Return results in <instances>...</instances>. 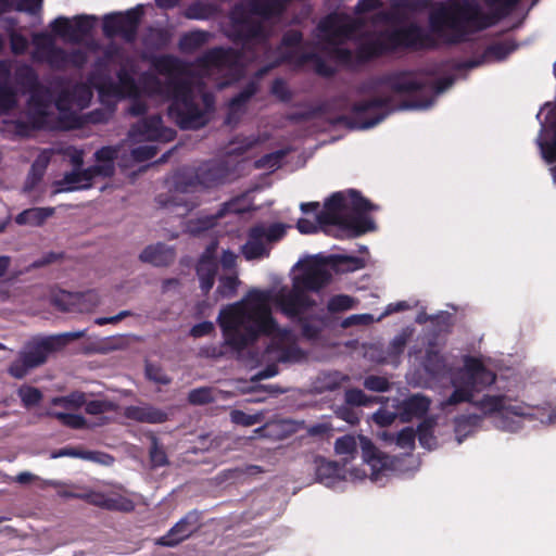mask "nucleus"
I'll return each mask as SVG.
<instances>
[{"instance_id":"18","label":"nucleus","mask_w":556,"mask_h":556,"mask_svg":"<svg viewBox=\"0 0 556 556\" xmlns=\"http://www.w3.org/2000/svg\"><path fill=\"white\" fill-rule=\"evenodd\" d=\"M331 274L326 266L316 261H309L302 267V273L294 277L293 283L304 293L317 292L331 281Z\"/></svg>"},{"instance_id":"38","label":"nucleus","mask_w":556,"mask_h":556,"mask_svg":"<svg viewBox=\"0 0 556 556\" xmlns=\"http://www.w3.org/2000/svg\"><path fill=\"white\" fill-rule=\"evenodd\" d=\"M316 479L326 485H330L339 477L340 467L338 463L326 460L323 457H316Z\"/></svg>"},{"instance_id":"37","label":"nucleus","mask_w":556,"mask_h":556,"mask_svg":"<svg viewBox=\"0 0 556 556\" xmlns=\"http://www.w3.org/2000/svg\"><path fill=\"white\" fill-rule=\"evenodd\" d=\"M437 426V418L428 416L418 425L415 430L416 437L422 447L431 450L437 445V438L434 437V428Z\"/></svg>"},{"instance_id":"33","label":"nucleus","mask_w":556,"mask_h":556,"mask_svg":"<svg viewBox=\"0 0 556 556\" xmlns=\"http://www.w3.org/2000/svg\"><path fill=\"white\" fill-rule=\"evenodd\" d=\"M505 395L485 394L480 400L473 402V406L482 412L484 416H496L502 420Z\"/></svg>"},{"instance_id":"44","label":"nucleus","mask_w":556,"mask_h":556,"mask_svg":"<svg viewBox=\"0 0 556 556\" xmlns=\"http://www.w3.org/2000/svg\"><path fill=\"white\" fill-rule=\"evenodd\" d=\"M294 425L290 420H275L267 422L263 427V431L267 437H275L277 439H285L294 432Z\"/></svg>"},{"instance_id":"25","label":"nucleus","mask_w":556,"mask_h":556,"mask_svg":"<svg viewBox=\"0 0 556 556\" xmlns=\"http://www.w3.org/2000/svg\"><path fill=\"white\" fill-rule=\"evenodd\" d=\"M218 266L214 256L205 253L200 257L195 266V273L200 280V289L203 295H207L212 290Z\"/></svg>"},{"instance_id":"41","label":"nucleus","mask_w":556,"mask_h":556,"mask_svg":"<svg viewBox=\"0 0 556 556\" xmlns=\"http://www.w3.org/2000/svg\"><path fill=\"white\" fill-rule=\"evenodd\" d=\"M481 416L477 414L459 415L454 418V431L462 443L463 439L479 426Z\"/></svg>"},{"instance_id":"4","label":"nucleus","mask_w":556,"mask_h":556,"mask_svg":"<svg viewBox=\"0 0 556 556\" xmlns=\"http://www.w3.org/2000/svg\"><path fill=\"white\" fill-rule=\"evenodd\" d=\"M377 208V205L355 189L338 191L325 201L324 210L317 212V222L338 226L355 238L376 229L374 219L367 213Z\"/></svg>"},{"instance_id":"56","label":"nucleus","mask_w":556,"mask_h":556,"mask_svg":"<svg viewBox=\"0 0 556 556\" xmlns=\"http://www.w3.org/2000/svg\"><path fill=\"white\" fill-rule=\"evenodd\" d=\"M211 13V5L202 2H193L186 9V17L190 20H206Z\"/></svg>"},{"instance_id":"15","label":"nucleus","mask_w":556,"mask_h":556,"mask_svg":"<svg viewBox=\"0 0 556 556\" xmlns=\"http://www.w3.org/2000/svg\"><path fill=\"white\" fill-rule=\"evenodd\" d=\"M274 305L287 317L295 318L315 306V301L295 285L292 289H279L273 298Z\"/></svg>"},{"instance_id":"62","label":"nucleus","mask_w":556,"mask_h":556,"mask_svg":"<svg viewBox=\"0 0 556 556\" xmlns=\"http://www.w3.org/2000/svg\"><path fill=\"white\" fill-rule=\"evenodd\" d=\"M157 153L155 146H139L131 150V156L136 162H146L153 159Z\"/></svg>"},{"instance_id":"45","label":"nucleus","mask_w":556,"mask_h":556,"mask_svg":"<svg viewBox=\"0 0 556 556\" xmlns=\"http://www.w3.org/2000/svg\"><path fill=\"white\" fill-rule=\"evenodd\" d=\"M517 46L510 40L496 41L489 45L485 49V56L494 58L497 61L506 59Z\"/></svg>"},{"instance_id":"42","label":"nucleus","mask_w":556,"mask_h":556,"mask_svg":"<svg viewBox=\"0 0 556 556\" xmlns=\"http://www.w3.org/2000/svg\"><path fill=\"white\" fill-rule=\"evenodd\" d=\"M86 403V393L73 391L67 395L54 396L51 399V405L60 406L68 410H77Z\"/></svg>"},{"instance_id":"54","label":"nucleus","mask_w":556,"mask_h":556,"mask_svg":"<svg viewBox=\"0 0 556 556\" xmlns=\"http://www.w3.org/2000/svg\"><path fill=\"white\" fill-rule=\"evenodd\" d=\"M212 388L201 387L193 389L188 394V401L193 405H204L214 402Z\"/></svg>"},{"instance_id":"26","label":"nucleus","mask_w":556,"mask_h":556,"mask_svg":"<svg viewBox=\"0 0 556 556\" xmlns=\"http://www.w3.org/2000/svg\"><path fill=\"white\" fill-rule=\"evenodd\" d=\"M241 252L248 261L269 255V251L264 243V232L260 225L253 226L249 229L248 240L242 245Z\"/></svg>"},{"instance_id":"9","label":"nucleus","mask_w":556,"mask_h":556,"mask_svg":"<svg viewBox=\"0 0 556 556\" xmlns=\"http://www.w3.org/2000/svg\"><path fill=\"white\" fill-rule=\"evenodd\" d=\"M231 174L232 169L226 161L212 160L200 166L194 174L179 176L176 188L180 193L214 188L227 182Z\"/></svg>"},{"instance_id":"30","label":"nucleus","mask_w":556,"mask_h":556,"mask_svg":"<svg viewBox=\"0 0 556 556\" xmlns=\"http://www.w3.org/2000/svg\"><path fill=\"white\" fill-rule=\"evenodd\" d=\"M532 417V406L517 400H511L505 395V404L502 413L501 427L506 430H514V422L509 420V416Z\"/></svg>"},{"instance_id":"10","label":"nucleus","mask_w":556,"mask_h":556,"mask_svg":"<svg viewBox=\"0 0 556 556\" xmlns=\"http://www.w3.org/2000/svg\"><path fill=\"white\" fill-rule=\"evenodd\" d=\"M274 294L270 291L253 289L249 291L247 301L242 300L223 308L218 315V325L228 324L230 329L241 325L252 315L262 313V309H269V302H273Z\"/></svg>"},{"instance_id":"58","label":"nucleus","mask_w":556,"mask_h":556,"mask_svg":"<svg viewBox=\"0 0 556 556\" xmlns=\"http://www.w3.org/2000/svg\"><path fill=\"white\" fill-rule=\"evenodd\" d=\"M356 448V441L352 435H343L336 440L334 450L339 455H352Z\"/></svg>"},{"instance_id":"20","label":"nucleus","mask_w":556,"mask_h":556,"mask_svg":"<svg viewBox=\"0 0 556 556\" xmlns=\"http://www.w3.org/2000/svg\"><path fill=\"white\" fill-rule=\"evenodd\" d=\"M27 93H29V123L34 129H41L43 128L48 117L47 109L51 101L50 90L48 87L39 83L38 87L31 88Z\"/></svg>"},{"instance_id":"55","label":"nucleus","mask_w":556,"mask_h":556,"mask_svg":"<svg viewBox=\"0 0 556 556\" xmlns=\"http://www.w3.org/2000/svg\"><path fill=\"white\" fill-rule=\"evenodd\" d=\"M395 443L401 448L413 450L415 447L416 432L412 427H405L395 435H392Z\"/></svg>"},{"instance_id":"50","label":"nucleus","mask_w":556,"mask_h":556,"mask_svg":"<svg viewBox=\"0 0 556 556\" xmlns=\"http://www.w3.org/2000/svg\"><path fill=\"white\" fill-rule=\"evenodd\" d=\"M239 283L240 280L236 275L223 276L219 278L216 294L224 299H230L236 295Z\"/></svg>"},{"instance_id":"3","label":"nucleus","mask_w":556,"mask_h":556,"mask_svg":"<svg viewBox=\"0 0 556 556\" xmlns=\"http://www.w3.org/2000/svg\"><path fill=\"white\" fill-rule=\"evenodd\" d=\"M290 0H249L235 3L229 12V25L226 36L233 43H242L251 50L250 43L256 41L268 45L269 31L264 22L280 17Z\"/></svg>"},{"instance_id":"12","label":"nucleus","mask_w":556,"mask_h":556,"mask_svg":"<svg viewBox=\"0 0 556 556\" xmlns=\"http://www.w3.org/2000/svg\"><path fill=\"white\" fill-rule=\"evenodd\" d=\"M413 75V71L403 70L387 73L380 76H374L362 81L357 86L356 91L358 94H372L376 93L380 87L386 86L394 93H416V91L421 90L425 87V84L419 83V80L407 79Z\"/></svg>"},{"instance_id":"32","label":"nucleus","mask_w":556,"mask_h":556,"mask_svg":"<svg viewBox=\"0 0 556 556\" xmlns=\"http://www.w3.org/2000/svg\"><path fill=\"white\" fill-rule=\"evenodd\" d=\"M54 214L53 207H31L22 211L15 216L17 225L42 226Z\"/></svg>"},{"instance_id":"24","label":"nucleus","mask_w":556,"mask_h":556,"mask_svg":"<svg viewBox=\"0 0 556 556\" xmlns=\"http://www.w3.org/2000/svg\"><path fill=\"white\" fill-rule=\"evenodd\" d=\"M431 401L422 394H414L405 399L399 409L400 419L403 422H409L413 418H420L427 414Z\"/></svg>"},{"instance_id":"6","label":"nucleus","mask_w":556,"mask_h":556,"mask_svg":"<svg viewBox=\"0 0 556 556\" xmlns=\"http://www.w3.org/2000/svg\"><path fill=\"white\" fill-rule=\"evenodd\" d=\"M496 381V374L475 356H466L463 368L453 379L454 391L443 405L470 403L473 405V394L491 387Z\"/></svg>"},{"instance_id":"16","label":"nucleus","mask_w":556,"mask_h":556,"mask_svg":"<svg viewBox=\"0 0 556 556\" xmlns=\"http://www.w3.org/2000/svg\"><path fill=\"white\" fill-rule=\"evenodd\" d=\"M129 136L138 141H172L176 131L163 125L161 115L154 114L134 124L129 130Z\"/></svg>"},{"instance_id":"34","label":"nucleus","mask_w":556,"mask_h":556,"mask_svg":"<svg viewBox=\"0 0 556 556\" xmlns=\"http://www.w3.org/2000/svg\"><path fill=\"white\" fill-rule=\"evenodd\" d=\"M210 37L208 31L201 29L186 33L179 39V50L184 53H192L202 48L208 41Z\"/></svg>"},{"instance_id":"2","label":"nucleus","mask_w":556,"mask_h":556,"mask_svg":"<svg viewBox=\"0 0 556 556\" xmlns=\"http://www.w3.org/2000/svg\"><path fill=\"white\" fill-rule=\"evenodd\" d=\"M151 64L157 74L168 78V117L182 130H197L206 126L214 110L215 99L213 94L204 92L201 97L203 108L199 105L191 85L178 78L187 73V63L176 55L162 54L155 56Z\"/></svg>"},{"instance_id":"39","label":"nucleus","mask_w":556,"mask_h":556,"mask_svg":"<svg viewBox=\"0 0 556 556\" xmlns=\"http://www.w3.org/2000/svg\"><path fill=\"white\" fill-rule=\"evenodd\" d=\"M14 79L17 86L24 92L29 91L34 87H38L40 83L39 76L33 66L29 64H21L15 68Z\"/></svg>"},{"instance_id":"46","label":"nucleus","mask_w":556,"mask_h":556,"mask_svg":"<svg viewBox=\"0 0 556 556\" xmlns=\"http://www.w3.org/2000/svg\"><path fill=\"white\" fill-rule=\"evenodd\" d=\"M48 416L55 418L63 426L71 429H84L87 427V420L84 416L72 413H63V412H48Z\"/></svg>"},{"instance_id":"8","label":"nucleus","mask_w":556,"mask_h":556,"mask_svg":"<svg viewBox=\"0 0 556 556\" xmlns=\"http://www.w3.org/2000/svg\"><path fill=\"white\" fill-rule=\"evenodd\" d=\"M36 50L33 52V60L42 62L55 71H64L72 66L81 68L87 62V55L80 49L67 52L58 47L53 37L48 33L36 34L33 38Z\"/></svg>"},{"instance_id":"35","label":"nucleus","mask_w":556,"mask_h":556,"mask_svg":"<svg viewBox=\"0 0 556 556\" xmlns=\"http://www.w3.org/2000/svg\"><path fill=\"white\" fill-rule=\"evenodd\" d=\"M92 98V92L85 84H76L71 89L62 91L60 99L68 103L76 104L80 108L89 105Z\"/></svg>"},{"instance_id":"61","label":"nucleus","mask_w":556,"mask_h":556,"mask_svg":"<svg viewBox=\"0 0 556 556\" xmlns=\"http://www.w3.org/2000/svg\"><path fill=\"white\" fill-rule=\"evenodd\" d=\"M150 459L156 467L165 466L168 463L167 455L162 446L159 445L156 438H153L150 447Z\"/></svg>"},{"instance_id":"47","label":"nucleus","mask_w":556,"mask_h":556,"mask_svg":"<svg viewBox=\"0 0 556 556\" xmlns=\"http://www.w3.org/2000/svg\"><path fill=\"white\" fill-rule=\"evenodd\" d=\"M17 395L25 408L38 405L43 397L42 392L38 388L28 384L21 386L17 390Z\"/></svg>"},{"instance_id":"19","label":"nucleus","mask_w":556,"mask_h":556,"mask_svg":"<svg viewBox=\"0 0 556 556\" xmlns=\"http://www.w3.org/2000/svg\"><path fill=\"white\" fill-rule=\"evenodd\" d=\"M200 523V514L195 510L186 514L165 535L156 540V545L174 547L192 535Z\"/></svg>"},{"instance_id":"60","label":"nucleus","mask_w":556,"mask_h":556,"mask_svg":"<svg viewBox=\"0 0 556 556\" xmlns=\"http://www.w3.org/2000/svg\"><path fill=\"white\" fill-rule=\"evenodd\" d=\"M85 412L89 415H101L113 409V404L110 401L92 400L84 404Z\"/></svg>"},{"instance_id":"31","label":"nucleus","mask_w":556,"mask_h":556,"mask_svg":"<svg viewBox=\"0 0 556 556\" xmlns=\"http://www.w3.org/2000/svg\"><path fill=\"white\" fill-rule=\"evenodd\" d=\"M318 28L321 33L326 35V40L329 43H333L337 39L342 37H348L355 30V26L353 24H343L339 25L337 23V18L332 15L324 18L319 24Z\"/></svg>"},{"instance_id":"13","label":"nucleus","mask_w":556,"mask_h":556,"mask_svg":"<svg viewBox=\"0 0 556 556\" xmlns=\"http://www.w3.org/2000/svg\"><path fill=\"white\" fill-rule=\"evenodd\" d=\"M143 11L140 5L124 13L106 14L102 23L104 36L108 38L121 36L125 41L132 42L136 39Z\"/></svg>"},{"instance_id":"21","label":"nucleus","mask_w":556,"mask_h":556,"mask_svg":"<svg viewBox=\"0 0 556 556\" xmlns=\"http://www.w3.org/2000/svg\"><path fill=\"white\" fill-rule=\"evenodd\" d=\"M425 84V87L417 92H422L429 89L432 94L421 100H412V101H403L399 109L400 110H409V109H429L434 103V96H438L448 89L454 84V78L452 76L441 77L434 80L431 84L426 81H421Z\"/></svg>"},{"instance_id":"22","label":"nucleus","mask_w":556,"mask_h":556,"mask_svg":"<svg viewBox=\"0 0 556 556\" xmlns=\"http://www.w3.org/2000/svg\"><path fill=\"white\" fill-rule=\"evenodd\" d=\"M11 67L8 61H0V114H8L17 106V92L9 83Z\"/></svg>"},{"instance_id":"1","label":"nucleus","mask_w":556,"mask_h":556,"mask_svg":"<svg viewBox=\"0 0 556 556\" xmlns=\"http://www.w3.org/2000/svg\"><path fill=\"white\" fill-rule=\"evenodd\" d=\"M494 23V16L483 13L476 0H451L430 12L429 30L412 22L380 31L375 38L358 45L355 59L358 64H366L397 50H433L438 48V39L446 45H458L466 41L469 34Z\"/></svg>"},{"instance_id":"48","label":"nucleus","mask_w":556,"mask_h":556,"mask_svg":"<svg viewBox=\"0 0 556 556\" xmlns=\"http://www.w3.org/2000/svg\"><path fill=\"white\" fill-rule=\"evenodd\" d=\"M426 371L431 375H440L445 368L443 356L434 350H427L424 361Z\"/></svg>"},{"instance_id":"57","label":"nucleus","mask_w":556,"mask_h":556,"mask_svg":"<svg viewBox=\"0 0 556 556\" xmlns=\"http://www.w3.org/2000/svg\"><path fill=\"white\" fill-rule=\"evenodd\" d=\"M270 92L283 103H287L292 99V92L290 91L287 83L281 78H276L273 81Z\"/></svg>"},{"instance_id":"51","label":"nucleus","mask_w":556,"mask_h":556,"mask_svg":"<svg viewBox=\"0 0 556 556\" xmlns=\"http://www.w3.org/2000/svg\"><path fill=\"white\" fill-rule=\"evenodd\" d=\"M103 504L104 508L108 510L130 513L135 509L134 502L122 495L108 496V500H105Z\"/></svg>"},{"instance_id":"40","label":"nucleus","mask_w":556,"mask_h":556,"mask_svg":"<svg viewBox=\"0 0 556 556\" xmlns=\"http://www.w3.org/2000/svg\"><path fill=\"white\" fill-rule=\"evenodd\" d=\"M412 336V331L408 329H403L399 334H396L391 342L389 343L386 351V358L389 363H397L400 356L404 353V350L407 345V342Z\"/></svg>"},{"instance_id":"53","label":"nucleus","mask_w":556,"mask_h":556,"mask_svg":"<svg viewBox=\"0 0 556 556\" xmlns=\"http://www.w3.org/2000/svg\"><path fill=\"white\" fill-rule=\"evenodd\" d=\"M235 205H236V202H233V201L226 202L220 206V208L214 215L205 217L204 219H200L199 220V223L201 224L200 229L205 230V229L212 228L216 224V220L219 218H223L227 213L239 212L237 208H235Z\"/></svg>"},{"instance_id":"36","label":"nucleus","mask_w":556,"mask_h":556,"mask_svg":"<svg viewBox=\"0 0 556 556\" xmlns=\"http://www.w3.org/2000/svg\"><path fill=\"white\" fill-rule=\"evenodd\" d=\"M116 84L124 99L140 97L141 90L134 75L126 67H121L116 73Z\"/></svg>"},{"instance_id":"7","label":"nucleus","mask_w":556,"mask_h":556,"mask_svg":"<svg viewBox=\"0 0 556 556\" xmlns=\"http://www.w3.org/2000/svg\"><path fill=\"white\" fill-rule=\"evenodd\" d=\"M262 311L260 314L252 315L250 319L243 320L241 325L233 326L232 329L228 324L220 325L225 345L241 352L253 344L261 334L273 336L279 332V326L271 315V309Z\"/></svg>"},{"instance_id":"11","label":"nucleus","mask_w":556,"mask_h":556,"mask_svg":"<svg viewBox=\"0 0 556 556\" xmlns=\"http://www.w3.org/2000/svg\"><path fill=\"white\" fill-rule=\"evenodd\" d=\"M240 45V42L238 43ZM242 49H235L231 47H213L203 52L200 56L197 58L195 64L198 67L208 71V70H235L238 68L241 64V60L244 55V52L252 54L254 56L256 52V46L262 47L263 49H268L269 43L264 46L256 41H252L250 43L251 50L247 49L242 43Z\"/></svg>"},{"instance_id":"59","label":"nucleus","mask_w":556,"mask_h":556,"mask_svg":"<svg viewBox=\"0 0 556 556\" xmlns=\"http://www.w3.org/2000/svg\"><path fill=\"white\" fill-rule=\"evenodd\" d=\"M364 387L374 392H387L390 390V382L384 377L370 375L365 378Z\"/></svg>"},{"instance_id":"29","label":"nucleus","mask_w":556,"mask_h":556,"mask_svg":"<svg viewBox=\"0 0 556 556\" xmlns=\"http://www.w3.org/2000/svg\"><path fill=\"white\" fill-rule=\"evenodd\" d=\"M93 178L89 167L85 169H73L66 173L62 180L58 181L59 191H73L77 189H88L91 187Z\"/></svg>"},{"instance_id":"64","label":"nucleus","mask_w":556,"mask_h":556,"mask_svg":"<svg viewBox=\"0 0 556 556\" xmlns=\"http://www.w3.org/2000/svg\"><path fill=\"white\" fill-rule=\"evenodd\" d=\"M303 42V34L299 29L287 30L281 38V46L286 48H298Z\"/></svg>"},{"instance_id":"63","label":"nucleus","mask_w":556,"mask_h":556,"mask_svg":"<svg viewBox=\"0 0 556 556\" xmlns=\"http://www.w3.org/2000/svg\"><path fill=\"white\" fill-rule=\"evenodd\" d=\"M118 150L115 147L105 146L100 148L94 153V160L98 163L114 164L117 159Z\"/></svg>"},{"instance_id":"43","label":"nucleus","mask_w":556,"mask_h":556,"mask_svg":"<svg viewBox=\"0 0 556 556\" xmlns=\"http://www.w3.org/2000/svg\"><path fill=\"white\" fill-rule=\"evenodd\" d=\"M258 91V83L255 80L249 81L243 89L238 92L235 97H232L228 104L232 108H237L238 110L245 112V106L253 96Z\"/></svg>"},{"instance_id":"23","label":"nucleus","mask_w":556,"mask_h":556,"mask_svg":"<svg viewBox=\"0 0 556 556\" xmlns=\"http://www.w3.org/2000/svg\"><path fill=\"white\" fill-rule=\"evenodd\" d=\"M124 415L127 419L146 424H163L168 420L165 410L150 404L127 406Z\"/></svg>"},{"instance_id":"28","label":"nucleus","mask_w":556,"mask_h":556,"mask_svg":"<svg viewBox=\"0 0 556 556\" xmlns=\"http://www.w3.org/2000/svg\"><path fill=\"white\" fill-rule=\"evenodd\" d=\"M139 260L153 266L165 267L175 261V251L164 243H156L144 248Z\"/></svg>"},{"instance_id":"52","label":"nucleus","mask_w":556,"mask_h":556,"mask_svg":"<svg viewBox=\"0 0 556 556\" xmlns=\"http://www.w3.org/2000/svg\"><path fill=\"white\" fill-rule=\"evenodd\" d=\"M286 155V150H277L263 155L255 161L254 165L256 168H277Z\"/></svg>"},{"instance_id":"49","label":"nucleus","mask_w":556,"mask_h":556,"mask_svg":"<svg viewBox=\"0 0 556 556\" xmlns=\"http://www.w3.org/2000/svg\"><path fill=\"white\" fill-rule=\"evenodd\" d=\"M355 299L346 294L333 295L327 303V309L331 314L352 309L355 305Z\"/></svg>"},{"instance_id":"17","label":"nucleus","mask_w":556,"mask_h":556,"mask_svg":"<svg viewBox=\"0 0 556 556\" xmlns=\"http://www.w3.org/2000/svg\"><path fill=\"white\" fill-rule=\"evenodd\" d=\"M94 17L89 15H77L74 23L65 16H59L50 24L52 31L70 42L78 43L84 37L88 36L94 24Z\"/></svg>"},{"instance_id":"5","label":"nucleus","mask_w":556,"mask_h":556,"mask_svg":"<svg viewBox=\"0 0 556 556\" xmlns=\"http://www.w3.org/2000/svg\"><path fill=\"white\" fill-rule=\"evenodd\" d=\"M83 336L84 331H76L33 338L9 366V375L15 379H23L30 370L43 365L50 354L62 350L71 341L80 339Z\"/></svg>"},{"instance_id":"27","label":"nucleus","mask_w":556,"mask_h":556,"mask_svg":"<svg viewBox=\"0 0 556 556\" xmlns=\"http://www.w3.org/2000/svg\"><path fill=\"white\" fill-rule=\"evenodd\" d=\"M51 458H60V457H75L84 460H90L93 463H99L102 465H111L113 463V457L103 452L97 451H85L80 447L76 446H65L59 450H54L50 454Z\"/></svg>"},{"instance_id":"14","label":"nucleus","mask_w":556,"mask_h":556,"mask_svg":"<svg viewBox=\"0 0 556 556\" xmlns=\"http://www.w3.org/2000/svg\"><path fill=\"white\" fill-rule=\"evenodd\" d=\"M392 103L393 99L390 96L374 97L355 102L351 111L357 119V128L369 129L381 123L388 114L394 111Z\"/></svg>"}]
</instances>
